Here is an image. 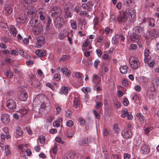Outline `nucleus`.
Returning a JSON list of instances; mask_svg holds the SVG:
<instances>
[{"mask_svg": "<svg viewBox=\"0 0 159 159\" xmlns=\"http://www.w3.org/2000/svg\"><path fill=\"white\" fill-rule=\"evenodd\" d=\"M112 157L113 159H120V155L114 154L112 155Z\"/></svg>", "mask_w": 159, "mask_h": 159, "instance_id": "6e6d98bb", "label": "nucleus"}, {"mask_svg": "<svg viewBox=\"0 0 159 159\" xmlns=\"http://www.w3.org/2000/svg\"><path fill=\"white\" fill-rule=\"evenodd\" d=\"M72 29H76L77 28V23L76 21L73 20H71L70 21Z\"/></svg>", "mask_w": 159, "mask_h": 159, "instance_id": "c756f323", "label": "nucleus"}, {"mask_svg": "<svg viewBox=\"0 0 159 159\" xmlns=\"http://www.w3.org/2000/svg\"><path fill=\"white\" fill-rule=\"evenodd\" d=\"M69 56L66 55H63L62 57L60 58L59 61L60 62H62L65 61L68 58Z\"/></svg>", "mask_w": 159, "mask_h": 159, "instance_id": "f704fd0d", "label": "nucleus"}, {"mask_svg": "<svg viewBox=\"0 0 159 159\" xmlns=\"http://www.w3.org/2000/svg\"><path fill=\"white\" fill-rule=\"evenodd\" d=\"M102 105V103L100 102H97L95 106V107L97 109L99 108Z\"/></svg>", "mask_w": 159, "mask_h": 159, "instance_id": "774afa93", "label": "nucleus"}, {"mask_svg": "<svg viewBox=\"0 0 159 159\" xmlns=\"http://www.w3.org/2000/svg\"><path fill=\"white\" fill-rule=\"evenodd\" d=\"M6 104L7 107L10 110H14L16 108V102L12 99H9L7 100Z\"/></svg>", "mask_w": 159, "mask_h": 159, "instance_id": "39448f33", "label": "nucleus"}, {"mask_svg": "<svg viewBox=\"0 0 159 159\" xmlns=\"http://www.w3.org/2000/svg\"><path fill=\"white\" fill-rule=\"evenodd\" d=\"M3 131L6 134V137L7 139L10 138L11 137V135L9 134L8 130V128L7 127H4L3 128Z\"/></svg>", "mask_w": 159, "mask_h": 159, "instance_id": "a878e982", "label": "nucleus"}, {"mask_svg": "<svg viewBox=\"0 0 159 159\" xmlns=\"http://www.w3.org/2000/svg\"><path fill=\"white\" fill-rule=\"evenodd\" d=\"M75 75L77 78L80 79L81 80L83 79V74L80 72H76L75 73Z\"/></svg>", "mask_w": 159, "mask_h": 159, "instance_id": "7c9ffc66", "label": "nucleus"}, {"mask_svg": "<svg viewBox=\"0 0 159 159\" xmlns=\"http://www.w3.org/2000/svg\"><path fill=\"white\" fill-rule=\"evenodd\" d=\"M70 5L69 4H67L66 5L65 7V17L66 18H69L70 16Z\"/></svg>", "mask_w": 159, "mask_h": 159, "instance_id": "f3484780", "label": "nucleus"}, {"mask_svg": "<svg viewBox=\"0 0 159 159\" xmlns=\"http://www.w3.org/2000/svg\"><path fill=\"white\" fill-rule=\"evenodd\" d=\"M139 36L136 34H133L130 36V39L133 42H137L139 41Z\"/></svg>", "mask_w": 159, "mask_h": 159, "instance_id": "2eb2a0df", "label": "nucleus"}, {"mask_svg": "<svg viewBox=\"0 0 159 159\" xmlns=\"http://www.w3.org/2000/svg\"><path fill=\"white\" fill-rule=\"evenodd\" d=\"M151 38L152 39L156 37L158 35V32L155 30H152L149 31Z\"/></svg>", "mask_w": 159, "mask_h": 159, "instance_id": "6ab92c4d", "label": "nucleus"}, {"mask_svg": "<svg viewBox=\"0 0 159 159\" xmlns=\"http://www.w3.org/2000/svg\"><path fill=\"white\" fill-rule=\"evenodd\" d=\"M68 89L67 88L63 86L61 88V90L59 92V93L62 94V93L66 94L68 93Z\"/></svg>", "mask_w": 159, "mask_h": 159, "instance_id": "bb28decb", "label": "nucleus"}, {"mask_svg": "<svg viewBox=\"0 0 159 159\" xmlns=\"http://www.w3.org/2000/svg\"><path fill=\"white\" fill-rule=\"evenodd\" d=\"M125 4L126 6L131 7L133 6L134 3L131 0H128L125 2Z\"/></svg>", "mask_w": 159, "mask_h": 159, "instance_id": "72a5a7b5", "label": "nucleus"}, {"mask_svg": "<svg viewBox=\"0 0 159 159\" xmlns=\"http://www.w3.org/2000/svg\"><path fill=\"white\" fill-rule=\"evenodd\" d=\"M51 11L56 14L57 16H58L61 14V10L60 8L55 6L51 8Z\"/></svg>", "mask_w": 159, "mask_h": 159, "instance_id": "f8f14e48", "label": "nucleus"}, {"mask_svg": "<svg viewBox=\"0 0 159 159\" xmlns=\"http://www.w3.org/2000/svg\"><path fill=\"white\" fill-rule=\"evenodd\" d=\"M122 84L124 86H126L128 85V82L127 80L125 79H123L122 81Z\"/></svg>", "mask_w": 159, "mask_h": 159, "instance_id": "3c124183", "label": "nucleus"}, {"mask_svg": "<svg viewBox=\"0 0 159 159\" xmlns=\"http://www.w3.org/2000/svg\"><path fill=\"white\" fill-rule=\"evenodd\" d=\"M18 19L21 20L20 22H22V23H24L25 21L24 17L20 16H19Z\"/></svg>", "mask_w": 159, "mask_h": 159, "instance_id": "338daca9", "label": "nucleus"}, {"mask_svg": "<svg viewBox=\"0 0 159 159\" xmlns=\"http://www.w3.org/2000/svg\"><path fill=\"white\" fill-rule=\"evenodd\" d=\"M89 40L88 39H87L83 43V46L84 47H87L89 44Z\"/></svg>", "mask_w": 159, "mask_h": 159, "instance_id": "680f3d73", "label": "nucleus"}, {"mask_svg": "<svg viewBox=\"0 0 159 159\" xmlns=\"http://www.w3.org/2000/svg\"><path fill=\"white\" fill-rule=\"evenodd\" d=\"M141 81L143 83H147L148 81V79L145 76H142L141 77Z\"/></svg>", "mask_w": 159, "mask_h": 159, "instance_id": "ea45409f", "label": "nucleus"}, {"mask_svg": "<svg viewBox=\"0 0 159 159\" xmlns=\"http://www.w3.org/2000/svg\"><path fill=\"white\" fill-rule=\"evenodd\" d=\"M149 50L148 49H146L145 51L144 61L145 63H148L150 60V56L149 55Z\"/></svg>", "mask_w": 159, "mask_h": 159, "instance_id": "ddd939ff", "label": "nucleus"}, {"mask_svg": "<svg viewBox=\"0 0 159 159\" xmlns=\"http://www.w3.org/2000/svg\"><path fill=\"white\" fill-rule=\"evenodd\" d=\"M123 102L124 104L126 106H127L129 104V101L126 98H125L124 99Z\"/></svg>", "mask_w": 159, "mask_h": 159, "instance_id": "bf43d9fd", "label": "nucleus"}, {"mask_svg": "<svg viewBox=\"0 0 159 159\" xmlns=\"http://www.w3.org/2000/svg\"><path fill=\"white\" fill-rule=\"evenodd\" d=\"M55 108L57 110L56 114H58L61 110V107L59 105H56Z\"/></svg>", "mask_w": 159, "mask_h": 159, "instance_id": "a19ab883", "label": "nucleus"}, {"mask_svg": "<svg viewBox=\"0 0 159 159\" xmlns=\"http://www.w3.org/2000/svg\"><path fill=\"white\" fill-rule=\"evenodd\" d=\"M79 121L80 123V125L81 126H84V124L85 123V120L82 118H80L79 119Z\"/></svg>", "mask_w": 159, "mask_h": 159, "instance_id": "37998d69", "label": "nucleus"}, {"mask_svg": "<svg viewBox=\"0 0 159 159\" xmlns=\"http://www.w3.org/2000/svg\"><path fill=\"white\" fill-rule=\"evenodd\" d=\"M81 90L84 93L90 92L91 91L90 88L89 87H84Z\"/></svg>", "mask_w": 159, "mask_h": 159, "instance_id": "58836bf2", "label": "nucleus"}, {"mask_svg": "<svg viewBox=\"0 0 159 159\" xmlns=\"http://www.w3.org/2000/svg\"><path fill=\"white\" fill-rule=\"evenodd\" d=\"M19 89V91L17 93L19 98L22 101H26L28 97L27 93L22 87H20Z\"/></svg>", "mask_w": 159, "mask_h": 159, "instance_id": "f03ea898", "label": "nucleus"}, {"mask_svg": "<svg viewBox=\"0 0 159 159\" xmlns=\"http://www.w3.org/2000/svg\"><path fill=\"white\" fill-rule=\"evenodd\" d=\"M54 24L57 27H60L62 26L64 23L63 20L61 19L60 16H57L55 20L54 21Z\"/></svg>", "mask_w": 159, "mask_h": 159, "instance_id": "423d86ee", "label": "nucleus"}, {"mask_svg": "<svg viewBox=\"0 0 159 159\" xmlns=\"http://www.w3.org/2000/svg\"><path fill=\"white\" fill-rule=\"evenodd\" d=\"M121 116L123 117H125L128 113L127 110L126 109H125L122 111Z\"/></svg>", "mask_w": 159, "mask_h": 159, "instance_id": "c03bdc74", "label": "nucleus"}, {"mask_svg": "<svg viewBox=\"0 0 159 159\" xmlns=\"http://www.w3.org/2000/svg\"><path fill=\"white\" fill-rule=\"evenodd\" d=\"M130 157V155L126 153H125L124 155V159H129Z\"/></svg>", "mask_w": 159, "mask_h": 159, "instance_id": "e2e57ef3", "label": "nucleus"}, {"mask_svg": "<svg viewBox=\"0 0 159 159\" xmlns=\"http://www.w3.org/2000/svg\"><path fill=\"white\" fill-rule=\"evenodd\" d=\"M93 112L95 117L97 119H99L100 118V115L95 110H93Z\"/></svg>", "mask_w": 159, "mask_h": 159, "instance_id": "a18cd8bd", "label": "nucleus"}, {"mask_svg": "<svg viewBox=\"0 0 159 159\" xmlns=\"http://www.w3.org/2000/svg\"><path fill=\"white\" fill-rule=\"evenodd\" d=\"M34 34H40L41 31L43 30V28L42 25L40 23L37 24V26L34 27Z\"/></svg>", "mask_w": 159, "mask_h": 159, "instance_id": "1a4fd4ad", "label": "nucleus"}, {"mask_svg": "<svg viewBox=\"0 0 159 159\" xmlns=\"http://www.w3.org/2000/svg\"><path fill=\"white\" fill-rule=\"evenodd\" d=\"M36 44L35 47L37 48H40L42 44L44 43V39L42 36H39L36 38Z\"/></svg>", "mask_w": 159, "mask_h": 159, "instance_id": "0eeeda50", "label": "nucleus"}, {"mask_svg": "<svg viewBox=\"0 0 159 159\" xmlns=\"http://www.w3.org/2000/svg\"><path fill=\"white\" fill-rule=\"evenodd\" d=\"M100 63V61L98 59H96L94 63V66L95 69H97Z\"/></svg>", "mask_w": 159, "mask_h": 159, "instance_id": "8fccbe9b", "label": "nucleus"}, {"mask_svg": "<svg viewBox=\"0 0 159 159\" xmlns=\"http://www.w3.org/2000/svg\"><path fill=\"white\" fill-rule=\"evenodd\" d=\"M123 137L125 138H129L132 136V133L131 131L126 130L123 132H121Z\"/></svg>", "mask_w": 159, "mask_h": 159, "instance_id": "4468645a", "label": "nucleus"}, {"mask_svg": "<svg viewBox=\"0 0 159 159\" xmlns=\"http://www.w3.org/2000/svg\"><path fill=\"white\" fill-rule=\"evenodd\" d=\"M104 37L102 36H99L97 39V43H99L100 45L102 43V41H103L104 39Z\"/></svg>", "mask_w": 159, "mask_h": 159, "instance_id": "c9c22d12", "label": "nucleus"}, {"mask_svg": "<svg viewBox=\"0 0 159 159\" xmlns=\"http://www.w3.org/2000/svg\"><path fill=\"white\" fill-rule=\"evenodd\" d=\"M55 140L57 143H59L63 144L64 143V141H62L61 138L59 137H56L55 138Z\"/></svg>", "mask_w": 159, "mask_h": 159, "instance_id": "e433bc0d", "label": "nucleus"}, {"mask_svg": "<svg viewBox=\"0 0 159 159\" xmlns=\"http://www.w3.org/2000/svg\"><path fill=\"white\" fill-rule=\"evenodd\" d=\"M103 58L107 60L108 61L110 60V58L109 57V55L106 54H104L103 56Z\"/></svg>", "mask_w": 159, "mask_h": 159, "instance_id": "4d7b16f0", "label": "nucleus"}, {"mask_svg": "<svg viewBox=\"0 0 159 159\" xmlns=\"http://www.w3.org/2000/svg\"><path fill=\"white\" fill-rule=\"evenodd\" d=\"M57 146L56 144L54 145L52 148V152L54 154H56L57 153Z\"/></svg>", "mask_w": 159, "mask_h": 159, "instance_id": "5fc2aeb1", "label": "nucleus"}, {"mask_svg": "<svg viewBox=\"0 0 159 159\" xmlns=\"http://www.w3.org/2000/svg\"><path fill=\"white\" fill-rule=\"evenodd\" d=\"M132 99L135 102L136 100H139V96L137 94H134L133 96Z\"/></svg>", "mask_w": 159, "mask_h": 159, "instance_id": "052dcab7", "label": "nucleus"}, {"mask_svg": "<svg viewBox=\"0 0 159 159\" xmlns=\"http://www.w3.org/2000/svg\"><path fill=\"white\" fill-rule=\"evenodd\" d=\"M156 90L153 87L151 86L148 88L146 93L147 97L150 99L153 98L155 96Z\"/></svg>", "mask_w": 159, "mask_h": 159, "instance_id": "7ed1b4c3", "label": "nucleus"}, {"mask_svg": "<svg viewBox=\"0 0 159 159\" xmlns=\"http://www.w3.org/2000/svg\"><path fill=\"white\" fill-rule=\"evenodd\" d=\"M121 6L122 3L120 2H118L116 5V7L118 10L120 9L121 8Z\"/></svg>", "mask_w": 159, "mask_h": 159, "instance_id": "0e129e2a", "label": "nucleus"}, {"mask_svg": "<svg viewBox=\"0 0 159 159\" xmlns=\"http://www.w3.org/2000/svg\"><path fill=\"white\" fill-rule=\"evenodd\" d=\"M4 74L6 76L9 78H11L13 76V75L10 70H7L6 72H4Z\"/></svg>", "mask_w": 159, "mask_h": 159, "instance_id": "c85d7f7f", "label": "nucleus"}, {"mask_svg": "<svg viewBox=\"0 0 159 159\" xmlns=\"http://www.w3.org/2000/svg\"><path fill=\"white\" fill-rule=\"evenodd\" d=\"M7 51L8 53L10 54H13L15 56H17L18 55V52L15 50H7Z\"/></svg>", "mask_w": 159, "mask_h": 159, "instance_id": "473e14b6", "label": "nucleus"}, {"mask_svg": "<svg viewBox=\"0 0 159 159\" xmlns=\"http://www.w3.org/2000/svg\"><path fill=\"white\" fill-rule=\"evenodd\" d=\"M9 120L10 118L8 114H3L1 116V120L3 123L7 124L9 122Z\"/></svg>", "mask_w": 159, "mask_h": 159, "instance_id": "9b49d317", "label": "nucleus"}, {"mask_svg": "<svg viewBox=\"0 0 159 159\" xmlns=\"http://www.w3.org/2000/svg\"><path fill=\"white\" fill-rule=\"evenodd\" d=\"M79 15L82 16H89V15H88L87 12L84 11H81L80 14Z\"/></svg>", "mask_w": 159, "mask_h": 159, "instance_id": "de8ad7c7", "label": "nucleus"}, {"mask_svg": "<svg viewBox=\"0 0 159 159\" xmlns=\"http://www.w3.org/2000/svg\"><path fill=\"white\" fill-rule=\"evenodd\" d=\"M16 134L19 136L23 134L21 129L20 127H17L16 129Z\"/></svg>", "mask_w": 159, "mask_h": 159, "instance_id": "2f4dec72", "label": "nucleus"}, {"mask_svg": "<svg viewBox=\"0 0 159 159\" xmlns=\"http://www.w3.org/2000/svg\"><path fill=\"white\" fill-rule=\"evenodd\" d=\"M54 78L56 80H59L61 78L60 75L59 74H56L54 75Z\"/></svg>", "mask_w": 159, "mask_h": 159, "instance_id": "13d9d810", "label": "nucleus"}, {"mask_svg": "<svg viewBox=\"0 0 159 159\" xmlns=\"http://www.w3.org/2000/svg\"><path fill=\"white\" fill-rule=\"evenodd\" d=\"M18 53H19L20 55L23 57H24L25 58H28V57L26 56V54L25 55L24 52L22 50H19L18 51Z\"/></svg>", "mask_w": 159, "mask_h": 159, "instance_id": "49530a36", "label": "nucleus"}, {"mask_svg": "<svg viewBox=\"0 0 159 159\" xmlns=\"http://www.w3.org/2000/svg\"><path fill=\"white\" fill-rule=\"evenodd\" d=\"M36 53L37 55L40 57H43L46 55L45 52L44 50H37Z\"/></svg>", "mask_w": 159, "mask_h": 159, "instance_id": "b1692460", "label": "nucleus"}, {"mask_svg": "<svg viewBox=\"0 0 159 159\" xmlns=\"http://www.w3.org/2000/svg\"><path fill=\"white\" fill-rule=\"evenodd\" d=\"M150 148L146 145L142 146L140 149V152L144 154H147L150 152Z\"/></svg>", "mask_w": 159, "mask_h": 159, "instance_id": "6e6552de", "label": "nucleus"}, {"mask_svg": "<svg viewBox=\"0 0 159 159\" xmlns=\"http://www.w3.org/2000/svg\"><path fill=\"white\" fill-rule=\"evenodd\" d=\"M137 48V45L135 44H132L130 46L129 49L133 50L136 49Z\"/></svg>", "mask_w": 159, "mask_h": 159, "instance_id": "864d4df0", "label": "nucleus"}, {"mask_svg": "<svg viewBox=\"0 0 159 159\" xmlns=\"http://www.w3.org/2000/svg\"><path fill=\"white\" fill-rule=\"evenodd\" d=\"M53 125L55 127H58L60 126V124L58 123V122L57 121H55L53 122Z\"/></svg>", "mask_w": 159, "mask_h": 159, "instance_id": "69168bd1", "label": "nucleus"}, {"mask_svg": "<svg viewBox=\"0 0 159 159\" xmlns=\"http://www.w3.org/2000/svg\"><path fill=\"white\" fill-rule=\"evenodd\" d=\"M129 62L131 68L134 70L137 69L140 65L138 59L134 57L130 58Z\"/></svg>", "mask_w": 159, "mask_h": 159, "instance_id": "20e7f679", "label": "nucleus"}, {"mask_svg": "<svg viewBox=\"0 0 159 159\" xmlns=\"http://www.w3.org/2000/svg\"><path fill=\"white\" fill-rule=\"evenodd\" d=\"M39 142L41 144L45 142V137L44 136H40L39 138Z\"/></svg>", "mask_w": 159, "mask_h": 159, "instance_id": "4c0bfd02", "label": "nucleus"}, {"mask_svg": "<svg viewBox=\"0 0 159 159\" xmlns=\"http://www.w3.org/2000/svg\"><path fill=\"white\" fill-rule=\"evenodd\" d=\"M12 11V9L10 6H7L4 7L2 11V12L6 16H8L11 14Z\"/></svg>", "mask_w": 159, "mask_h": 159, "instance_id": "9d476101", "label": "nucleus"}, {"mask_svg": "<svg viewBox=\"0 0 159 159\" xmlns=\"http://www.w3.org/2000/svg\"><path fill=\"white\" fill-rule=\"evenodd\" d=\"M73 102L74 107L75 108H77L79 106L80 104L79 99L77 96L74 98Z\"/></svg>", "mask_w": 159, "mask_h": 159, "instance_id": "4be33fe9", "label": "nucleus"}, {"mask_svg": "<svg viewBox=\"0 0 159 159\" xmlns=\"http://www.w3.org/2000/svg\"><path fill=\"white\" fill-rule=\"evenodd\" d=\"M0 146L3 150H5V153H6L7 155H8L10 154L11 153V152L9 149V147L8 145H6L4 146L2 144L0 145Z\"/></svg>", "mask_w": 159, "mask_h": 159, "instance_id": "dca6fc26", "label": "nucleus"}, {"mask_svg": "<svg viewBox=\"0 0 159 159\" xmlns=\"http://www.w3.org/2000/svg\"><path fill=\"white\" fill-rule=\"evenodd\" d=\"M134 30L135 31L136 34H140L142 33L143 32V29L139 26H135Z\"/></svg>", "mask_w": 159, "mask_h": 159, "instance_id": "393cba45", "label": "nucleus"}, {"mask_svg": "<svg viewBox=\"0 0 159 159\" xmlns=\"http://www.w3.org/2000/svg\"><path fill=\"white\" fill-rule=\"evenodd\" d=\"M146 21L148 22L149 25L151 27H154V20L151 18H148L145 19Z\"/></svg>", "mask_w": 159, "mask_h": 159, "instance_id": "412c9836", "label": "nucleus"}, {"mask_svg": "<svg viewBox=\"0 0 159 159\" xmlns=\"http://www.w3.org/2000/svg\"><path fill=\"white\" fill-rule=\"evenodd\" d=\"M113 128L114 132L116 133H117L120 130V129L119 127L116 125H114Z\"/></svg>", "mask_w": 159, "mask_h": 159, "instance_id": "09e8293b", "label": "nucleus"}, {"mask_svg": "<svg viewBox=\"0 0 159 159\" xmlns=\"http://www.w3.org/2000/svg\"><path fill=\"white\" fill-rule=\"evenodd\" d=\"M11 31L14 36H16V34L17 33V31L16 30V29L15 28V27L13 26H11Z\"/></svg>", "mask_w": 159, "mask_h": 159, "instance_id": "cd10ccee", "label": "nucleus"}, {"mask_svg": "<svg viewBox=\"0 0 159 159\" xmlns=\"http://www.w3.org/2000/svg\"><path fill=\"white\" fill-rule=\"evenodd\" d=\"M97 54L99 57H100L102 54V52L100 49H97L96 50Z\"/></svg>", "mask_w": 159, "mask_h": 159, "instance_id": "603ef678", "label": "nucleus"}, {"mask_svg": "<svg viewBox=\"0 0 159 159\" xmlns=\"http://www.w3.org/2000/svg\"><path fill=\"white\" fill-rule=\"evenodd\" d=\"M38 20L35 19V18H33L32 19L30 22V24L32 27H34L37 26V24L38 23Z\"/></svg>", "mask_w": 159, "mask_h": 159, "instance_id": "5701e85b", "label": "nucleus"}, {"mask_svg": "<svg viewBox=\"0 0 159 159\" xmlns=\"http://www.w3.org/2000/svg\"><path fill=\"white\" fill-rule=\"evenodd\" d=\"M28 112V110L25 108L22 109L20 110V112L23 116L26 114Z\"/></svg>", "mask_w": 159, "mask_h": 159, "instance_id": "79ce46f5", "label": "nucleus"}, {"mask_svg": "<svg viewBox=\"0 0 159 159\" xmlns=\"http://www.w3.org/2000/svg\"><path fill=\"white\" fill-rule=\"evenodd\" d=\"M134 14V10L131 9L129 10H127L124 11L122 13H120L117 17V20L120 24H124L128 18L130 19V17H132V15Z\"/></svg>", "mask_w": 159, "mask_h": 159, "instance_id": "f257e3e1", "label": "nucleus"}, {"mask_svg": "<svg viewBox=\"0 0 159 159\" xmlns=\"http://www.w3.org/2000/svg\"><path fill=\"white\" fill-rule=\"evenodd\" d=\"M88 143V140L87 138H84L79 141V144L81 146H86Z\"/></svg>", "mask_w": 159, "mask_h": 159, "instance_id": "a211bd4d", "label": "nucleus"}, {"mask_svg": "<svg viewBox=\"0 0 159 159\" xmlns=\"http://www.w3.org/2000/svg\"><path fill=\"white\" fill-rule=\"evenodd\" d=\"M136 116L141 123H144L145 118L141 113H138L137 114Z\"/></svg>", "mask_w": 159, "mask_h": 159, "instance_id": "aec40b11", "label": "nucleus"}]
</instances>
